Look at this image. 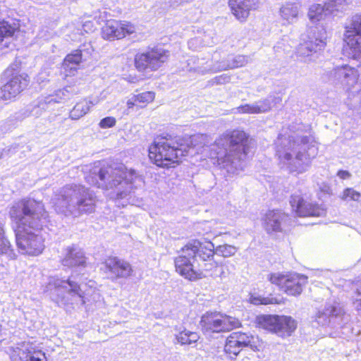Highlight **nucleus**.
<instances>
[{"label": "nucleus", "instance_id": "nucleus-1", "mask_svg": "<svg viewBox=\"0 0 361 361\" xmlns=\"http://www.w3.org/2000/svg\"><path fill=\"white\" fill-rule=\"evenodd\" d=\"M15 221L16 245L23 254L36 256L44 248V238L32 230H39L48 217L43 203L34 199L15 202L9 211Z\"/></svg>", "mask_w": 361, "mask_h": 361}, {"label": "nucleus", "instance_id": "nucleus-2", "mask_svg": "<svg viewBox=\"0 0 361 361\" xmlns=\"http://www.w3.org/2000/svg\"><path fill=\"white\" fill-rule=\"evenodd\" d=\"M87 182L105 190H112L110 194L112 199H124L142 182V178L133 169H128L124 165H106L99 162L86 177Z\"/></svg>", "mask_w": 361, "mask_h": 361}, {"label": "nucleus", "instance_id": "nucleus-3", "mask_svg": "<svg viewBox=\"0 0 361 361\" xmlns=\"http://www.w3.org/2000/svg\"><path fill=\"white\" fill-rule=\"evenodd\" d=\"M250 139L243 130L226 131L211 145L210 156L231 174L243 171L250 151Z\"/></svg>", "mask_w": 361, "mask_h": 361}, {"label": "nucleus", "instance_id": "nucleus-4", "mask_svg": "<svg viewBox=\"0 0 361 361\" xmlns=\"http://www.w3.org/2000/svg\"><path fill=\"white\" fill-rule=\"evenodd\" d=\"M206 138L207 135L203 134L157 137L149 147V157L158 166L169 168L180 161L183 157L192 155L193 151L194 154L197 152Z\"/></svg>", "mask_w": 361, "mask_h": 361}, {"label": "nucleus", "instance_id": "nucleus-5", "mask_svg": "<svg viewBox=\"0 0 361 361\" xmlns=\"http://www.w3.org/2000/svg\"><path fill=\"white\" fill-rule=\"evenodd\" d=\"M276 154L282 166L290 172L302 173L317 154V147L312 137L279 135L276 141Z\"/></svg>", "mask_w": 361, "mask_h": 361}, {"label": "nucleus", "instance_id": "nucleus-6", "mask_svg": "<svg viewBox=\"0 0 361 361\" xmlns=\"http://www.w3.org/2000/svg\"><path fill=\"white\" fill-rule=\"evenodd\" d=\"M213 250L214 244L212 242L189 241L174 259L176 271L190 281L202 279V273L200 269H196L195 263L205 271L216 268L218 263L214 259Z\"/></svg>", "mask_w": 361, "mask_h": 361}, {"label": "nucleus", "instance_id": "nucleus-7", "mask_svg": "<svg viewBox=\"0 0 361 361\" xmlns=\"http://www.w3.org/2000/svg\"><path fill=\"white\" fill-rule=\"evenodd\" d=\"M53 203L56 212L78 217L94 211L95 197L84 186L68 185L56 195Z\"/></svg>", "mask_w": 361, "mask_h": 361}, {"label": "nucleus", "instance_id": "nucleus-8", "mask_svg": "<svg viewBox=\"0 0 361 361\" xmlns=\"http://www.w3.org/2000/svg\"><path fill=\"white\" fill-rule=\"evenodd\" d=\"M47 289L53 297L56 295L54 300L59 305L75 302L89 307L101 300L100 293L97 290L94 288L87 292L83 291L81 286L70 278L62 279L52 277L49 281Z\"/></svg>", "mask_w": 361, "mask_h": 361}, {"label": "nucleus", "instance_id": "nucleus-9", "mask_svg": "<svg viewBox=\"0 0 361 361\" xmlns=\"http://www.w3.org/2000/svg\"><path fill=\"white\" fill-rule=\"evenodd\" d=\"M330 82L335 85H341L348 93L349 97H355V93L360 91L358 84V71L348 64L336 66L326 73Z\"/></svg>", "mask_w": 361, "mask_h": 361}, {"label": "nucleus", "instance_id": "nucleus-10", "mask_svg": "<svg viewBox=\"0 0 361 361\" xmlns=\"http://www.w3.org/2000/svg\"><path fill=\"white\" fill-rule=\"evenodd\" d=\"M325 32L321 26L315 25L308 28L307 34L302 38V42L297 48L298 56L311 61L315 54L322 51L325 45Z\"/></svg>", "mask_w": 361, "mask_h": 361}, {"label": "nucleus", "instance_id": "nucleus-11", "mask_svg": "<svg viewBox=\"0 0 361 361\" xmlns=\"http://www.w3.org/2000/svg\"><path fill=\"white\" fill-rule=\"evenodd\" d=\"M200 326L203 331L220 333L229 331L240 326V321L233 317L220 312H206L202 316Z\"/></svg>", "mask_w": 361, "mask_h": 361}, {"label": "nucleus", "instance_id": "nucleus-12", "mask_svg": "<svg viewBox=\"0 0 361 361\" xmlns=\"http://www.w3.org/2000/svg\"><path fill=\"white\" fill-rule=\"evenodd\" d=\"M259 326L279 336H289L295 330L296 322L290 317L263 315L258 318Z\"/></svg>", "mask_w": 361, "mask_h": 361}, {"label": "nucleus", "instance_id": "nucleus-13", "mask_svg": "<svg viewBox=\"0 0 361 361\" xmlns=\"http://www.w3.org/2000/svg\"><path fill=\"white\" fill-rule=\"evenodd\" d=\"M307 279L305 276L296 273H274L269 275V280L271 283L276 285L287 294L294 296L302 293V286L307 283Z\"/></svg>", "mask_w": 361, "mask_h": 361}, {"label": "nucleus", "instance_id": "nucleus-14", "mask_svg": "<svg viewBox=\"0 0 361 361\" xmlns=\"http://www.w3.org/2000/svg\"><path fill=\"white\" fill-rule=\"evenodd\" d=\"M168 51L162 48H153L135 56V66L139 71H156L168 59Z\"/></svg>", "mask_w": 361, "mask_h": 361}, {"label": "nucleus", "instance_id": "nucleus-15", "mask_svg": "<svg viewBox=\"0 0 361 361\" xmlns=\"http://www.w3.org/2000/svg\"><path fill=\"white\" fill-rule=\"evenodd\" d=\"M101 269L112 281L119 279H128L134 275L131 264L117 257H109L102 263Z\"/></svg>", "mask_w": 361, "mask_h": 361}, {"label": "nucleus", "instance_id": "nucleus-16", "mask_svg": "<svg viewBox=\"0 0 361 361\" xmlns=\"http://www.w3.org/2000/svg\"><path fill=\"white\" fill-rule=\"evenodd\" d=\"M290 204L293 210L299 216H322L326 214L324 208L305 200L299 193L291 195Z\"/></svg>", "mask_w": 361, "mask_h": 361}, {"label": "nucleus", "instance_id": "nucleus-17", "mask_svg": "<svg viewBox=\"0 0 361 361\" xmlns=\"http://www.w3.org/2000/svg\"><path fill=\"white\" fill-rule=\"evenodd\" d=\"M135 32V26L127 21L108 20L102 27V37L108 40L118 39Z\"/></svg>", "mask_w": 361, "mask_h": 361}, {"label": "nucleus", "instance_id": "nucleus-18", "mask_svg": "<svg viewBox=\"0 0 361 361\" xmlns=\"http://www.w3.org/2000/svg\"><path fill=\"white\" fill-rule=\"evenodd\" d=\"M26 74L13 75L9 80L0 88V99L8 100L16 97L28 85Z\"/></svg>", "mask_w": 361, "mask_h": 361}, {"label": "nucleus", "instance_id": "nucleus-19", "mask_svg": "<svg viewBox=\"0 0 361 361\" xmlns=\"http://www.w3.org/2000/svg\"><path fill=\"white\" fill-rule=\"evenodd\" d=\"M282 98L280 96H269L253 104H246L237 108L240 114H258L269 111L273 106L280 104Z\"/></svg>", "mask_w": 361, "mask_h": 361}, {"label": "nucleus", "instance_id": "nucleus-20", "mask_svg": "<svg viewBox=\"0 0 361 361\" xmlns=\"http://www.w3.org/2000/svg\"><path fill=\"white\" fill-rule=\"evenodd\" d=\"M228 6L233 16L240 22H245L251 11L259 6L257 0H228Z\"/></svg>", "mask_w": 361, "mask_h": 361}, {"label": "nucleus", "instance_id": "nucleus-21", "mask_svg": "<svg viewBox=\"0 0 361 361\" xmlns=\"http://www.w3.org/2000/svg\"><path fill=\"white\" fill-rule=\"evenodd\" d=\"M20 25L13 19H7L0 21V49L9 47L12 44L14 36L19 31Z\"/></svg>", "mask_w": 361, "mask_h": 361}, {"label": "nucleus", "instance_id": "nucleus-22", "mask_svg": "<svg viewBox=\"0 0 361 361\" xmlns=\"http://www.w3.org/2000/svg\"><path fill=\"white\" fill-rule=\"evenodd\" d=\"M287 218L288 216L281 211H269L263 219V226L269 233L281 231L282 225Z\"/></svg>", "mask_w": 361, "mask_h": 361}, {"label": "nucleus", "instance_id": "nucleus-23", "mask_svg": "<svg viewBox=\"0 0 361 361\" xmlns=\"http://www.w3.org/2000/svg\"><path fill=\"white\" fill-rule=\"evenodd\" d=\"M248 61L249 58L246 56L238 55L235 56H229L226 60L214 63L209 70H204L202 72V73L208 72L216 73L228 69H233L245 66L248 63Z\"/></svg>", "mask_w": 361, "mask_h": 361}, {"label": "nucleus", "instance_id": "nucleus-24", "mask_svg": "<svg viewBox=\"0 0 361 361\" xmlns=\"http://www.w3.org/2000/svg\"><path fill=\"white\" fill-rule=\"evenodd\" d=\"M344 41L349 47L353 59H361V34L354 29L345 27Z\"/></svg>", "mask_w": 361, "mask_h": 361}, {"label": "nucleus", "instance_id": "nucleus-25", "mask_svg": "<svg viewBox=\"0 0 361 361\" xmlns=\"http://www.w3.org/2000/svg\"><path fill=\"white\" fill-rule=\"evenodd\" d=\"M61 262L63 266L69 267L85 266V257L84 252L80 248L71 246L66 248L65 256Z\"/></svg>", "mask_w": 361, "mask_h": 361}, {"label": "nucleus", "instance_id": "nucleus-26", "mask_svg": "<svg viewBox=\"0 0 361 361\" xmlns=\"http://www.w3.org/2000/svg\"><path fill=\"white\" fill-rule=\"evenodd\" d=\"M343 313V310L338 305H326L324 310H319L315 317L317 322L322 326L328 324L331 317H338Z\"/></svg>", "mask_w": 361, "mask_h": 361}, {"label": "nucleus", "instance_id": "nucleus-27", "mask_svg": "<svg viewBox=\"0 0 361 361\" xmlns=\"http://www.w3.org/2000/svg\"><path fill=\"white\" fill-rule=\"evenodd\" d=\"M81 61V50H75L66 56L63 63V67L67 73L74 74Z\"/></svg>", "mask_w": 361, "mask_h": 361}, {"label": "nucleus", "instance_id": "nucleus-28", "mask_svg": "<svg viewBox=\"0 0 361 361\" xmlns=\"http://www.w3.org/2000/svg\"><path fill=\"white\" fill-rule=\"evenodd\" d=\"M175 343L181 345H190L196 343L200 339V336L197 332L191 331L184 328L182 331L175 334Z\"/></svg>", "mask_w": 361, "mask_h": 361}, {"label": "nucleus", "instance_id": "nucleus-29", "mask_svg": "<svg viewBox=\"0 0 361 361\" xmlns=\"http://www.w3.org/2000/svg\"><path fill=\"white\" fill-rule=\"evenodd\" d=\"M298 13L299 8L296 4H286L280 9V15L281 18L288 23H293L295 22Z\"/></svg>", "mask_w": 361, "mask_h": 361}, {"label": "nucleus", "instance_id": "nucleus-30", "mask_svg": "<svg viewBox=\"0 0 361 361\" xmlns=\"http://www.w3.org/2000/svg\"><path fill=\"white\" fill-rule=\"evenodd\" d=\"M91 104H92V103L87 99H82L78 102L70 111V118L72 120H78L82 118L89 112Z\"/></svg>", "mask_w": 361, "mask_h": 361}, {"label": "nucleus", "instance_id": "nucleus-31", "mask_svg": "<svg viewBox=\"0 0 361 361\" xmlns=\"http://www.w3.org/2000/svg\"><path fill=\"white\" fill-rule=\"evenodd\" d=\"M7 255L11 259H14L16 257L11 249V245L6 237L4 223L0 219V255Z\"/></svg>", "mask_w": 361, "mask_h": 361}, {"label": "nucleus", "instance_id": "nucleus-32", "mask_svg": "<svg viewBox=\"0 0 361 361\" xmlns=\"http://www.w3.org/2000/svg\"><path fill=\"white\" fill-rule=\"evenodd\" d=\"M329 12L326 9V5L321 4L312 5L308 11V17L312 23L319 22L326 18Z\"/></svg>", "mask_w": 361, "mask_h": 361}, {"label": "nucleus", "instance_id": "nucleus-33", "mask_svg": "<svg viewBox=\"0 0 361 361\" xmlns=\"http://www.w3.org/2000/svg\"><path fill=\"white\" fill-rule=\"evenodd\" d=\"M18 355L22 361H47L44 353L39 350H31L27 348L20 350Z\"/></svg>", "mask_w": 361, "mask_h": 361}, {"label": "nucleus", "instance_id": "nucleus-34", "mask_svg": "<svg viewBox=\"0 0 361 361\" xmlns=\"http://www.w3.org/2000/svg\"><path fill=\"white\" fill-rule=\"evenodd\" d=\"M326 9L329 14L333 13L335 11H345L348 6V3L346 0H329L325 4Z\"/></svg>", "mask_w": 361, "mask_h": 361}, {"label": "nucleus", "instance_id": "nucleus-35", "mask_svg": "<svg viewBox=\"0 0 361 361\" xmlns=\"http://www.w3.org/2000/svg\"><path fill=\"white\" fill-rule=\"evenodd\" d=\"M75 93L76 92L75 91V88L73 87L68 86L62 90H58L56 95L52 96L47 102H59L60 101L59 99H68Z\"/></svg>", "mask_w": 361, "mask_h": 361}, {"label": "nucleus", "instance_id": "nucleus-36", "mask_svg": "<svg viewBox=\"0 0 361 361\" xmlns=\"http://www.w3.org/2000/svg\"><path fill=\"white\" fill-rule=\"evenodd\" d=\"M238 249L233 245L224 244L221 245H219L217 247L214 246V255L216 254L217 255L224 257H230L233 256Z\"/></svg>", "mask_w": 361, "mask_h": 361}, {"label": "nucleus", "instance_id": "nucleus-37", "mask_svg": "<svg viewBox=\"0 0 361 361\" xmlns=\"http://www.w3.org/2000/svg\"><path fill=\"white\" fill-rule=\"evenodd\" d=\"M242 348L243 347L238 345L231 336L227 338L224 346V350L231 358L236 356L240 352Z\"/></svg>", "mask_w": 361, "mask_h": 361}, {"label": "nucleus", "instance_id": "nucleus-38", "mask_svg": "<svg viewBox=\"0 0 361 361\" xmlns=\"http://www.w3.org/2000/svg\"><path fill=\"white\" fill-rule=\"evenodd\" d=\"M361 197L360 192L352 188H345L340 195V198L344 201H358Z\"/></svg>", "mask_w": 361, "mask_h": 361}, {"label": "nucleus", "instance_id": "nucleus-39", "mask_svg": "<svg viewBox=\"0 0 361 361\" xmlns=\"http://www.w3.org/2000/svg\"><path fill=\"white\" fill-rule=\"evenodd\" d=\"M250 301L252 304L255 305L279 303L277 299L275 298L262 297L260 295H253L250 296Z\"/></svg>", "mask_w": 361, "mask_h": 361}, {"label": "nucleus", "instance_id": "nucleus-40", "mask_svg": "<svg viewBox=\"0 0 361 361\" xmlns=\"http://www.w3.org/2000/svg\"><path fill=\"white\" fill-rule=\"evenodd\" d=\"M154 92H145L137 94H135V99L137 100L138 104L140 106H145L147 103L152 102L154 99Z\"/></svg>", "mask_w": 361, "mask_h": 361}, {"label": "nucleus", "instance_id": "nucleus-41", "mask_svg": "<svg viewBox=\"0 0 361 361\" xmlns=\"http://www.w3.org/2000/svg\"><path fill=\"white\" fill-rule=\"evenodd\" d=\"M231 336L241 347H246L250 345L252 338L247 334L241 332H235Z\"/></svg>", "mask_w": 361, "mask_h": 361}, {"label": "nucleus", "instance_id": "nucleus-42", "mask_svg": "<svg viewBox=\"0 0 361 361\" xmlns=\"http://www.w3.org/2000/svg\"><path fill=\"white\" fill-rule=\"evenodd\" d=\"M231 78V77L230 75L224 73L212 78L211 80L209 81V83L211 85H224L229 82Z\"/></svg>", "mask_w": 361, "mask_h": 361}, {"label": "nucleus", "instance_id": "nucleus-43", "mask_svg": "<svg viewBox=\"0 0 361 361\" xmlns=\"http://www.w3.org/2000/svg\"><path fill=\"white\" fill-rule=\"evenodd\" d=\"M116 121L114 117L108 116L102 119L99 123L101 128H109L116 125Z\"/></svg>", "mask_w": 361, "mask_h": 361}, {"label": "nucleus", "instance_id": "nucleus-44", "mask_svg": "<svg viewBox=\"0 0 361 361\" xmlns=\"http://www.w3.org/2000/svg\"><path fill=\"white\" fill-rule=\"evenodd\" d=\"M348 26L350 29H354L361 34V15L353 16Z\"/></svg>", "mask_w": 361, "mask_h": 361}, {"label": "nucleus", "instance_id": "nucleus-45", "mask_svg": "<svg viewBox=\"0 0 361 361\" xmlns=\"http://www.w3.org/2000/svg\"><path fill=\"white\" fill-rule=\"evenodd\" d=\"M135 105H138L137 100L135 99V95H133L127 102V106L129 109L133 108Z\"/></svg>", "mask_w": 361, "mask_h": 361}, {"label": "nucleus", "instance_id": "nucleus-46", "mask_svg": "<svg viewBox=\"0 0 361 361\" xmlns=\"http://www.w3.org/2000/svg\"><path fill=\"white\" fill-rule=\"evenodd\" d=\"M353 306L357 312L361 313V299H356L353 302Z\"/></svg>", "mask_w": 361, "mask_h": 361}, {"label": "nucleus", "instance_id": "nucleus-47", "mask_svg": "<svg viewBox=\"0 0 361 361\" xmlns=\"http://www.w3.org/2000/svg\"><path fill=\"white\" fill-rule=\"evenodd\" d=\"M338 175L343 179L348 178L350 176V173L347 171H338Z\"/></svg>", "mask_w": 361, "mask_h": 361}, {"label": "nucleus", "instance_id": "nucleus-48", "mask_svg": "<svg viewBox=\"0 0 361 361\" xmlns=\"http://www.w3.org/2000/svg\"><path fill=\"white\" fill-rule=\"evenodd\" d=\"M357 292L359 295H361V282L360 283V284L357 288Z\"/></svg>", "mask_w": 361, "mask_h": 361}]
</instances>
